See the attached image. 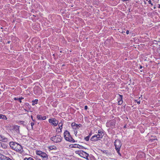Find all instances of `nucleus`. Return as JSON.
<instances>
[{
	"label": "nucleus",
	"instance_id": "f3484780",
	"mask_svg": "<svg viewBox=\"0 0 160 160\" xmlns=\"http://www.w3.org/2000/svg\"><path fill=\"white\" fill-rule=\"evenodd\" d=\"M38 99H35L32 101V105L34 106L35 104H37L38 103Z\"/></svg>",
	"mask_w": 160,
	"mask_h": 160
},
{
	"label": "nucleus",
	"instance_id": "39448f33",
	"mask_svg": "<svg viewBox=\"0 0 160 160\" xmlns=\"http://www.w3.org/2000/svg\"><path fill=\"white\" fill-rule=\"evenodd\" d=\"M36 153L37 155L42 158L44 160H47L48 159V155L45 152L38 151H36Z\"/></svg>",
	"mask_w": 160,
	"mask_h": 160
},
{
	"label": "nucleus",
	"instance_id": "6ab92c4d",
	"mask_svg": "<svg viewBox=\"0 0 160 160\" xmlns=\"http://www.w3.org/2000/svg\"><path fill=\"white\" fill-rule=\"evenodd\" d=\"M49 148L50 150H56V147L55 146H50L49 147Z\"/></svg>",
	"mask_w": 160,
	"mask_h": 160
},
{
	"label": "nucleus",
	"instance_id": "c9c22d12",
	"mask_svg": "<svg viewBox=\"0 0 160 160\" xmlns=\"http://www.w3.org/2000/svg\"><path fill=\"white\" fill-rule=\"evenodd\" d=\"M128 0H122V1H123V2H125V1H128Z\"/></svg>",
	"mask_w": 160,
	"mask_h": 160
},
{
	"label": "nucleus",
	"instance_id": "aec40b11",
	"mask_svg": "<svg viewBox=\"0 0 160 160\" xmlns=\"http://www.w3.org/2000/svg\"><path fill=\"white\" fill-rule=\"evenodd\" d=\"M19 123L20 124H22L23 125H25L26 123L24 121H19Z\"/></svg>",
	"mask_w": 160,
	"mask_h": 160
},
{
	"label": "nucleus",
	"instance_id": "f704fd0d",
	"mask_svg": "<svg viewBox=\"0 0 160 160\" xmlns=\"http://www.w3.org/2000/svg\"><path fill=\"white\" fill-rule=\"evenodd\" d=\"M91 135V134H89V135L88 136H89V138H90Z\"/></svg>",
	"mask_w": 160,
	"mask_h": 160
},
{
	"label": "nucleus",
	"instance_id": "2eb2a0df",
	"mask_svg": "<svg viewBox=\"0 0 160 160\" xmlns=\"http://www.w3.org/2000/svg\"><path fill=\"white\" fill-rule=\"evenodd\" d=\"M120 100L119 101H118V104L121 105L122 104L123 102V101L122 100V96L120 95Z\"/></svg>",
	"mask_w": 160,
	"mask_h": 160
},
{
	"label": "nucleus",
	"instance_id": "c85d7f7f",
	"mask_svg": "<svg viewBox=\"0 0 160 160\" xmlns=\"http://www.w3.org/2000/svg\"><path fill=\"white\" fill-rule=\"evenodd\" d=\"M129 31L128 30H127L126 32V33L127 34H128L129 33Z\"/></svg>",
	"mask_w": 160,
	"mask_h": 160
},
{
	"label": "nucleus",
	"instance_id": "a19ab883",
	"mask_svg": "<svg viewBox=\"0 0 160 160\" xmlns=\"http://www.w3.org/2000/svg\"><path fill=\"white\" fill-rule=\"evenodd\" d=\"M150 4H151V5H152V6L153 5V4L152 3H150Z\"/></svg>",
	"mask_w": 160,
	"mask_h": 160
},
{
	"label": "nucleus",
	"instance_id": "a878e982",
	"mask_svg": "<svg viewBox=\"0 0 160 160\" xmlns=\"http://www.w3.org/2000/svg\"><path fill=\"white\" fill-rule=\"evenodd\" d=\"M34 123L33 122H31V126L32 127V129L33 128V126L34 125Z\"/></svg>",
	"mask_w": 160,
	"mask_h": 160
},
{
	"label": "nucleus",
	"instance_id": "9b49d317",
	"mask_svg": "<svg viewBox=\"0 0 160 160\" xmlns=\"http://www.w3.org/2000/svg\"><path fill=\"white\" fill-rule=\"evenodd\" d=\"M37 119L39 120H45L46 119L47 117L46 116H42L40 115H38L37 116Z\"/></svg>",
	"mask_w": 160,
	"mask_h": 160
},
{
	"label": "nucleus",
	"instance_id": "0eeeda50",
	"mask_svg": "<svg viewBox=\"0 0 160 160\" xmlns=\"http://www.w3.org/2000/svg\"><path fill=\"white\" fill-rule=\"evenodd\" d=\"M115 120H111L106 123V126L108 127L113 128L115 126Z\"/></svg>",
	"mask_w": 160,
	"mask_h": 160
},
{
	"label": "nucleus",
	"instance_id": "f8f14e48",
	"mask_svg": "<svg viewBox=\"0 0 160 160\" xmlns=\"http://www.w3.org/2000/svg\"><path fill=\"white\" fill-rule=\"evenodd\" d=\"M70 147L72 148H82L83 147V146L77 144L70 145Z\"/></svg>",
	"mask_w": 160,
	"mask_h": 160
},
{
	"label": "nucleus",
	"instance_id": "423d86ee",
	"mask_svg": "<svg viewBox=\"0 0 160 160\" xmlns=\"http://www.w3.org/2000/svg\"><path fill=\"white\" fill-rule=\"evenodd\" d=\"M51 139L54 142H58L61 141L62 137L59 135H56L51 138Z\"/></svg>",
	"mask_w": 160,
	"mask_h": 160
},
{
	"label": "nucleus",
	"instance_id": "72a5a7b5",
	"mask_svg": "<svg viewBox=\"0 0 160 160\" xmlns=\"http://www.w3.org/2000/svg\"><path fill=\"white\" fill-rule=\"evenodd\" d=\"M1 146H2V142H0V148H1Z\"/></svg>",
	"mask_w": 160,
	"mask_h": 160
},
{
	"label": "nucleus",
	"instance_id": "7c9ffc66",
	"mask_svg": "<svg viewBox=\"0 0 160 160\" xmlns=\"http://www.w3.org/2000/svg\"><path fill=\"white\" fill-rule=\"evenodd\" d=\"M148 2L149 3V4H150L151 3V0H149L148 1Z\"/></svg>",
	"mask_w": 160,
	"mask_h": 160
},
{
	"label": "nucleus",
	"instance_id": "58836bf2",
	"mask_svg": "<svg viewBox=\"0 0 160 160\" xmlns=\"http://www.w3.org/2000/svg\"><path fill=\"white\" fill-rule=\"evenodd\" d=\"M35 89H36V88H34V92H35Z\"/></svg>",
	"mask_w": 160,
	"mask_h": 160
},
{
	"label": "nucleus",
	"instance_id": "412c9836",
	"mask_svg": "<svg viewBox=\"0 0 160 160\" xmlns=\"http://www.w3.org/2000/svg\"><path fill=\"white\" fill-rule=\"evenodd\" d=\"M71 126L72 127V128H73V127H74V126H78V124H76L75 123V122H72V124H71Z\"/></svg>",
	"mask_w": 160,
	"mask_h": 160
},
{
	"label": "nucleus",
	"instance_id": "ddd939ff",
	"mask_svg": "<svg viewBox=\"0 0 160 160\" xmlns=\"http://www.w3.org/2000/svg\"><path fill=\"white\" fill-rule=\"evenodd\" d=\"M0 141H3L5 142L8 141V139L5 138L4 137L0 135Z\"/></svg>",
	"mask_w": 160,
	"mask_h": 160
},
{
	"label": "nucleus",
	"instance_id": "473e14b6",
	"mask_svg": "<svg viewBox=\"0 0 160 160\" xmlns=\"http://www.w3.org/2000/svg\"><path fill=\"white\" fill-rule=\"evenodd\" d=\"M137 103H138V104H140V101H139L138 102H137Z\"/></svg>",
	"mask_w": 160,
	"mask_h": 160
},
{
	"label": "nucleus",
	"instance_id": "37998d69",
	"mask_svg": "<svg viewBox=\"0 0 160 160\" xmlns=\"http://www.w3.org/2000/svg\"><path fill=\"white\" fill-rule=\"evenodd\" d=\"M74 132H75V133H77V131L75 132V131H74Z\"/></svg>",
	"mask_w": 160,
	"mask_h": 160
},
{
	"label": "nucleus",
	"instance_id": "5701e85b",
	"mask_svg": "<svg viewBox=\"0 0 160 160\" xmlns=\"http://www.w3.org/2000/svg\"><path fill=\"white\" fill-rule=\"evenodd\" d=\"M3 157L4 156L3 155L0 154V159H3Z\"/></svg>",
	"mask_w": 160,
	"mask_h": 160
},
{
	"label": "nucleus",
	"instance_id": "f03ea898",
	"mask_svg": "<svg viewBox=\"0 0 160 160\" xmlns=\"http://www.w3.org/2000/svg\"><path fill=\"white\" fill-rule=\"evenodd\" d=\"M103 133L100 130L98 131V133L92 136L90 140L92 141H95L101 139L103 136Z\"/></svg>",
	"mask_w": 160,
	"mask_h": 160
},
{
	"label": "nucleus",
	"instance_id": "c756f323",
	"mask_svg": "<svg viewBox=\"0 0 160 160\" xmlns=\"http://www.w3.org/2000/svg\"><path fill=\"white\" fill-rule=\"evenodd\" d=\"M18 100L19 101V102L21 103L22 102V101H21V98H18Z\"/></svg>",
	"mask_w": 160,
	"mask_h": 160
},
{
	"label": "nucleus",
	"instance_id": "e433bc0d",
	"mask_svg": "<svg viewBox=\"0 0 160 160\" xmlns=\"http://www.w3.org/2000/svg\"><path fill=\"white\" fill-rule=\"evenodd\" d=\"M158 8H160V4H158Z\"/></svg>",
	"mask_w": 160,
	"mask_h": 160
},
{
	"label": "nucleus",
	"instance_id": "c03bdc74",
	"mask_svg": "<svg viewBox=\"0 0 160 160\" xmlns=\"http://www.w3.org/2000/svg\"><path fill=\"white\" fill-rule=\"evenodd\" d=\"M31 118H32V116H31Z\"/></svg>",
	"mask_w": 160,
	"mask_h": 160
},
{
	"label": "nucleus",
	"instance_id": "ea45409f",
	"mask_svg": "<svg viewBox=\"0 0 160 160\" xmlns=\"http://www.w3.org/2000/svg\"><path fill=\"white\" fill-rule=\"evenodd\" d=\"M10 41H8V43H10Z\"/></svg>",
	"mask_w": 160,
	"mask_h": 160
},
{
	"label": "nucleus",
	"instance_id": "20e7f679",
	"mask_svg": "<svg viewBox=\"0 0 160 160\" xmlns=\"http://www.w3.org/2000/svg\"><path fill=\"white\" fill-rule=\"evenodd\" d=\"M114 145L115 147L116 150L118 154L121 155L119 151L122 145L120 141L118 140H116L114 142Z\"/></svg>",
	"mask_w": 160,
	"mask_h": 160
},
{
	"label": "nucleus",
	"instance_id": "49530a36",
	"mask_svg": "<svg viewBox=\"0 0 160 160\" xmlns=\"http://www.w3.org/2000/svg\"><path fill=\"white\" fill-rule=\"evenodd\" d=\"M146 1H148V0H146Z\"/></svg>",
	"mask_w": 160,
	"mask_h": 160
},
{
	"label": "nucleus",
	"instance_id": "bb28decb",
	"mask_svg": "<svg viewBox=\"0 0 160 160\" xmlns=\"http://www.w3.org/2000/svg\"><path fill=\"white\" fill-rule=\"evenodd\" d=\"M82 126V125L81 124H79L78 125V124L77 127L78 128L80 127H81Z\"/></svg>",
	"mask_w": 160,
	"mask_h": 160
},
{
	"label": "nucleus",
	"instance_id": "4be33fe9",
	"mask_svg": "<svg viewBox=\"0 0 160 160\" xmlns=\"http://www.w3.org/2000/svg\"><path fill=\"white\" fill-rule=\"evenodd\" d=\"M89 136H87L84 139L87 141H89Z\"/></svg>",
	"mask_w": 160,
	"mask_h": 160
},
{
	"label": "nucleus",
	"instance_id": "a18cd8bd",
	"mask_svg": "<svg viewBox=\"0 0 160 160\" xmlns=\"http://www.w3.org/2000/svg\"><path fill=\"white\" fill-rule=\"evenodd\" d=\"M35 94H37L36 93H35Z\"/></svg>",
	"mask_w": 160,
	"mask_h": 160
},
{
	"label": "nucleus",
	"instance_id": "393cba45",
	"mask_svg": "<svg viewBox=\"0 0 160 160\" xmlns=\"http://www.w3.org/2000/svg\"><path fill=\"white\" fill-rule=\"evenodd\" d=\"M5 159H6V160H12V159H11V158L8 157H6Z\"/></svg>",
	"mask_w": 160,
	"mask_h": 160
},
{
	"label": "nucleus",
	"instance_id": "4468645a",
	"mask_svg": "<svg viewBox=\"0 0 160 160\" xmlns=\"http://www.w3.org/2000/svg\"><path fill=\"white\" fill-rule=\"evenodd\" d=\"M63 125V123L62 122H60L58 124V126L59 128L57 129V130H59V128H60L59 130L60 131H59V132H61L62 131V126Z\"/></svg>",
	"mask_w": 160,
	"mask_h": 160
},
{
	"label": "nucleus",
	"instance_id": "6e6552de",
	"mask_svg": "<svg viewBox=\"0 0 160 160\" xmlns=\"http://www.w3.org/2000/svg\"><path fill=\"white\" fill-rule=\"evenodd\" d=\"M48 122L54 126H57L58 123V121L54 118L49 119Z\"/></svg>",
	"mask_w": 160,
	"mask_h": 160
},
{
	"label": "nucleus",
	"instance_id": "1a4fd4ad",
	"mask_svg": "<svg viewBox=\"0 0 160 160\" xmlns=\"http://www.w3.org/2000/svg\"><path fill=\"white\" fill-rule=\"evenodd\" d=\"M79 155L81 157L85 158L87 160H90L88 158L89 155L85 152L82 151V152L79 153Z\"/></svg>",
	"mask_w": 160,
	"mask_h": 160
},
{
	"label": "nucleus",
	"instance_id": "a211bd4d",
	"mask_svg": "<svg viewBox=\"0 0 160 160\" xmlns=\"http://www.w3.org/2000/svg\"><path fill=\"white\" fill-rule=\"evenodd\" d=\"M1 148H2L3 149H6L7 148V145L2 142V146H1Z\"/></svg>",
	"mask_w": 160,
	"mask_h": 160
},
{
	"label": "nucleus",
	"instance_id": "7ed1b4c3",
	"mask_svg": "<svg viewBox=\"0 0 160 160\" xmlns=\"http://www.w3.org/2000/svg\"><path fill=\"white\" fill-rule=\"evenodd\" d=\"M64 137L65 140L70 142H75L74 139L70 136L69 132L67 131H65L64 133Z\"/></svg>",
	"mask_w": 160,
	"mask_h": 160
},
{
	"label": "nucleus",
	"instance_id": "9d476101",
	"mask_svg": "<svg viewBox=\"0 0 160 160\" xmlns=\"http://www.w3.org/2000/svg\"><path fill=\"white\" fill-rule=\"evenodd\" d=\"M15 132L16 134L19 133V126L17 125H15L13 126L12 129Z\"/></svg>",
	"mask_w": 160,
	"mask_h": 160
},
{
	"label": "nucleus",
	"instance_id": "79ce46f5",
	"mask_svg": "<svg viewBox=\"0 0 160 160\" xmlns=\"http://www.w3.org/2000/svg\"><path fill=\"white\" fill-rule=\"evenodd\" d=\"M142 68V66H140V68Z\"/></svg>",
	"mask_w": 160,
	"mask_h": 160
},
{
	"label": "nucleus",
	"instance_id": "cd10ccee",
	"mask_svg": "<svg viewBox=\"0 0 160 160\" xmlns=\"http://www.w3.org/2000/svg\"><path fill=\"white\" fill-rule=\"evenodd\" d=\"M84 109L85 110H87L88 109V106H85L84 107Z\"/></svg>",
	"mask_w": 160,
	"mask_h": 160
},
{
	"label": "nucleus",
	"instance_id": "2f4dec72",
	"mask_svg": "<svg viewBox=\"0 0 160 160\" xmlns=\"http://www.w3.org/2000/svg\"><path fill=\"white\" fill-rule=\"evenodd\" d=\"M14 99L15 100H18V98H14Z\"/></svg>",
	"mask_w": 160,
	"mask_h": 160
},
{
	"label": "nucleus",
	"instance_id": "f257e3e1",
	"mask_svg": "<svg viewBox=\"0 0 160 160\" xmlns=\"http://www.w3.org/2000/svg\"><path fill=\"white\" fill-rule=\"evenodd\" d=\"M9 145L11 148L16 151L21 153L23 152V149L21 145L13 142H10Z\"/></svg>",
	"mask_w": 160,
	"mask_h": 160
},
{
	"label": "nucleus",
	"instance_id": "dca6fc26",
	"mask_svg": "<svg viewBox=\"0 0 160 160\" xmlns=\"http://www.w3.org/2000/svg\"><path fill=\"white\" fill-rule=\"evenodd\" d=\"M1 118L4 120H6L7 119V118L5 115L0 114V119Z\"/></svg>",
	"mask_w": 160,
	"mask_h": 160
},
{
	"label": "nucleus",
	"instance_id": "4c0bfd02",
	"mask_svg": "<svg viewBox=\"0 0 160 160\" xmlns=\"http://www.w3.org/2000/svg\"><path fill=\"white\" fill-rule=\"evenodd\" d=\"M20 98H21V100L22 99H23L24 98H23V97H21Z\"/></svg>",
	"mask_w": 160,
	"mask_h": 160
},
{
	"label": "nucleus",
	"instance_id": "b1692460",
	"mask_svg": "<svg viewBox=\"0 0 160 160\" xmlns=\"http://www.w3.org/2000/svg\"><path fill=\"white\" fill-rule=\"evenodd\" d=\"M72 128L73 129H78L77 126H74V127H73Z\"/></svg>",
	"mask_w": 160,
	"mask_h": 160
}]
</instances>
